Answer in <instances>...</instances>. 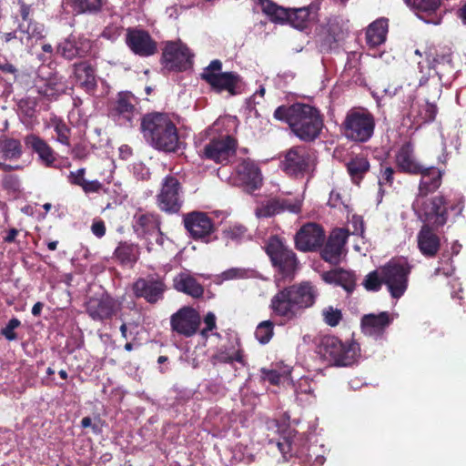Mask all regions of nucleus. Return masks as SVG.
<instances>
[{
	"instance_id": "obj_1",
	"label": "nucleus",
	"mask_w": 466,
	"mask_h": 466,
	"mask_svg": "<svg viewBox=\"0 0 466 466\" xmlns=\"http://www.w3.org/2000/svg\"><path fill=\"white\" fill-rule=\"evenodd\" d=\"M444 68L451 69L450 59L441 57V62L435 59L434 65L428 67L427 76L422 74L420 76L419 86L428 85L429 89L428 97L422 102L414 103V90L408 85L407 101L404 103L410 105L408 109H403V125L407 127L418 129L435 120L438 113L436 100L441 96Z\"/></svg>"
},
{
	"instance_id": "obj_2",
	"label": "nucleus",
	"mask_w": 466,
	"mask_h": 466,
	"mask_svg": "<svg viewBox=\"0 0 466 466\" xmlns=\"http://www.w3.org/2000/svg\"><path fill=\"white\" fill-rule=\"evenodd\" d=\"M319 297V290L311 282L303 281L279 289L271 298L270 309L279 317L288 320L297 318L301 312L311 308Z\"/></svg>"
},
{
	"instance_id": "obj_3",
	"label": "nucleus",
	"mask_w": 466,
	"mask_h": 466,
	"mask_svg": "<svg viewBox=\"0 0 466 466\" xmlns=\"http://www.w3.org/2000/svg\"><path fill=\"white\" fill-rule=\"evenodd\" d=\"M274 116L288 123L294 135L302 141L316 139L323 127L319 110L307 104L296 103L289 106H279Z\"/></svg>"
},
{
	"instance_id": "obj_4",
	"label": "nucleus",
	"mask_w": 466,
	"mask_h": 466,
	"mask_svg": "<svg viewBox=\"0 0 466 466\" xmlns=\"http://www.w3.org/2000/svg\"><path fill=\"white\" fill-rule=\"evenodd\" d=\"M141 131L145 139L158 150L173 152L178 147L177 127L165 114L145 116L141 122Z\"/></svg>"
},
{
	"instance_id": "obj_5",
	"label": "nucleus",
	"mask_w": 466,
	"mask_h": 466,
	"mask_svg": "<svg viewBox=\"0 0 466 466\" xmlns=\"http://www.w3.org/2000/svg\"><path fill=\"white\" fill-rule=\"evenodd\" d=\"M230 117H219L208 128L210 141L205 146L204 155L207 158L217 163H228L234 157L237 147L236 140L222 128L232 123Z\"/></svg>"
},
{
	"instance_id": "obj_6",
	"label": "nucleus",
	"mask_w": 466,
	"mask_h": 466,
	"mask_svg": "<svg viewBox=\"0 0 466 466\" xmlns=\"http://www.w3.org/2000/svg\"><path fill=\"white\" fill-rule=\"evenodd\" d=\"M318 353L334 366L346 367L357 362L360 358V348L356 341L343 343L335 337H324Z\"/></svg>"
},
{
	"instance_id": "obj_7",
	"label": "nucleus",
	"mask_w": 466,
	"mask_h": 466,
	"mask_svg": "<svg viewBox=\"0 0 466 466\" xmlns=\"http://www.w3.org/2000/svg\"><path fill=\"white\" fill-rule=\"evenodd\" d=\"M411 267L404 258L390 259L380 268L381 280L393 299L401 298L408 288Z\"/></svg>"
},
{
	"instance_id": "obj_8",
	"label": "nucleus",
	"mask_w": 466,
	"mask_h": 466,
	"mask_svg": "<svg viewBox=\"0 0 466 466\" xmlns=\"http://www.w3.org/2000/svg\"><path fill=\"white\" fill-rule=\"evenodd\" d=\"M375 119L365 108L350 110L343 121L344 136L352 141L366 142L374 133Z\"/></svg>"
},
{
	"instance_id": "obj_9",
	"label": "nucleus",
	"mask_w": 466,
	"mask_h": 466,
	"mask_svg": "<svg viewBox=\"0 0 466 466\" xmlns=\"http://www.w3.org/2000/svg\"><path fill=\"white\" fill-rule=\"evenodd\" d=\"M412 208L424 225L439 228L447 222L448 214L442 197L417 195Z\"/></svg>"
},
{
	"instance_id": "obj_10",
	"label": "nucleus",
	"mask_w": 466,
	"mask_h": 466,
	"mask_svg": "<svg viewBox=\"0 0 466 466\" xmlns=\"http://www.w3.org/2000/svg\"><path fill=\"white\" fill-rule=\"evenodd\" d=\"M316 166L313 153L303 146L289 148L281 161V167L289 176L303 177L310 175Z\"/></svg>"
},
{
	"instance_id": "obj_11",
	"label": "nucleus",
	"mask_w": 466,
	"mask_h": 466,
	"mask_svg": "<svg viewBox=\"0 0 466 466\" xmlns=\"http://www.w3.org/2000/svg\"><path fill=\"white\" fill-rule=\"evenodd\" d=\"M266 252L272 265L284 277H289L295 271L297 258L295 253L288 248L278 237H271L266 246Z\"/></svg>"
},
{
	"instance_id": "obj_12",
	"label": "nucleus",
	"mask_w": 466,
	"mask_h": 466,
	"mask_svg": "<svg viewBox=\"0 0 466 466\" xmlns=\"http://www.w3.org/2000/svg\"><path fill=\"white\" fill-rule=\"evenodd\" d=\"M222 63L216 59L210 62V64L204 69L201 74L202 79L210 85V86L218 91H228L230 94H234L239 77L238 75L233 72H221Z\"/></svg>"
},
{
	"instance_id": "obj_13",
	"label": "nucleus",
	"mask_w": 466,
	"mask_h": 466,
	"mask_svg": "<svg viewBox=\"0 0 466 466\" xmlns=\"http://www.w3.org/2000/svg\"><path fill=\"white\" fill-rule=\"evenodd\" d=\"M183 203V192L178 180L167 176L163 179L160 192L157 195L159 208L167 213H177Z\"/></svg>"
},
{
	"instance_id": "obj_14",
	"label": "nucleus",
	"mask_w": 466,
	"mask_h": 466,
	"mask_svg": "<svg viewBox=\"0 0 466 466\" xmlns=\"http://www.w3.org/2000/svg\"><path fill=\"white\" fill-rule=\"evenodd\" d=\"M233 185L243 187L251 193L262 185V175L258 167L249 158L242 159L230 177Z\"/></svg>"
},
{
	"instance_id": "obj_15",
	"label": "nucleus",
	"mask_w": 466,
	"mask_h": 466,
	"mask_svg": "<svg viewBox=\"0 0 466 466\" xmlns=\"http://www.w3.org/2000/svg\"><path fill=\"white\" fill-rule=\"evenodd\" d=\"M184 226L190 236L197 240L208 243L212 240V234L215 231L214 223L211 218L203 212L193 211L187 213L183 218Z\"/></svg>"
},
{
	"instance_id": "obj_16",
	"label": "nucleus",
	"mask_w": 466,
	"mask_h": 466,
	"mask_svg": "<svg viewBox=\"0 0 466 466\" xmlns=\"http://www.w3.org/2000/svg\"><path fill=\"white\" fill-rule=\"evenodd\" d=\"M190 50L181 41L169 42L163 51L162 60L169 70H186L192 64Z\"/></svg>"
},
{
	"instance_id": "obj_17",
	"label": "nucleus",
	"mask_w": 466,
	"mask_h": 466,
	"mask_svg": "<svg viewBox=\"0 0 466 466\" xmlns=\"http://www.w3.org/2000/svg\"><path fill=\"white\" fill-rule=\"evenodd\" d=\"M170 324L174 331L186 337H191L198 329L200 316L196 309L184 307L171 316Z\"/></svg>"
},
{
	"instance_id": "obj_18",
	"label": "nucleus",
	"mask_w": 466,
	"mask_h": 466,
	"mask_svg": "<svg viewBox=\"0 0 466 466\" xmlns=\"http://www.w3.org/2000/svg\"><path fill=\"white\" fill-rule=\"evenodd\" d=\"M395 317L396 314L388 311L364 315L361 319L362 332L374 339H382L386 329L392 323Z\"/></svg>"
},
{
	"instance_id": "obj_19",
	"label": "nucleus",
	"mask_w": 466,
	"mask_h": 466,
	"mask_svg": "<svg viewBox=\"0 0 466 466\" xmlns=\"http://www.w3.org/2000/svg\"><path fill=\"white\" fill-rule=\"evenodd\" d=\"M302 200L274 198L262 203L256 208L258 218H269L284 211L298 214L301 210Z\"/></svg>"
},
{
	"instance_id": "obj_20",
	"label": "nucleus",
	"mask_w": 466,
	"mask_h": 466,
	"mask_svg": "<svg viewBox=\"0 0 466 466\" xmlns=\"http://www.w3.org/2000/svg\"><path fill=\"white\" fill-rule=\"evenodd\" d=\"M324 239L323 229L315 223L304 225L295 236L296 247L301 251H311L319 248Z\"/></svg>"
},
{
	"instance_id": "obj_21",
	"label": "nucleus",
	"mask_w": 466,
	"mask_h": 466,
	"mask_svg": "<svg viewBox=\"0 0 466 466\" xmlns=\"http://www.w3.org/2000/svg\"><path fill=\"white\" fill-rule=\"evenodd\" d=\"M165 290L166 285L159 278L139 279L134 284L136 296L144 298L149 303H156L162 299Z\"/></svg>"
},
{
	"instance_id": "obj_22",
	"label": "nucleus",
	"mask_w": 466,
	"mask_h": 466,
	"mask_svg": "<svg viewBox=\"0 0 466 466\" xmlns=\"http://www.w3.org/2000/svg\"><path fill=\"white\" fill-rule=\"evenodd\" d=\"M126 42L128 47L140 56H149L157 51L156 43L144 30L127 29Z\"/></svg>"
},
{
	"instance_id": "obj_23",
	"label": "nucleus",
	"mask_w": 466,
	"mask_h": 466,
	"mask_svg": "<svg viewBox=\"0 0 466 466\" xmlns=\"http://www.w3.org/2000/svg\"><path fill=\"white\" fill-rule=\"evenodd\" d=\"M92 49V42L84 35H70L66 39L61 42L57 47L60 53L66 59L86 56Z\"/></svg>"
},
{
	"instance_id": "obj_24",
	"label": "nucleus",
	"mask_w": 466,
	"mask_h": 466,
	"mask_svg": "<svg viewBox=\"0 0 466 466\" xmlns=\"http://www.w3.org/2000/svg\"><path fill=\"white\" fill-rule=\"evenodd\" d=\"M347 237L348 230L342 228L334 229L321 251L322 258L331 264L336 265L339 263Z\"/></svg>"
},
{
	"instance_id": "obj_25",
	"label": "nucleus",
	"mask_w": 466,
	"mask_h": 466,
	"mask_svg": "<svg viewBox=\"0 0 466 466\" xmlns=\"http://www.w3.org/2000/svg\"><path fill=\"white\" fill-rule=\"evenodd\" d=\"M116 301L107 294L90 298L86 302V311L94 320L110 318L116 311Z\"/></svg>"
},
{
	"instance_id": "obj_26",
	"label": "nucleus",
	"mask_w": 466,
	"mask_h": 466,
	"mask_svg": "<svg viewBox=\"0 0 466 466\" xmlns=\"http://www.w3.org/2000/svg\"><path fill=\"white\" fill-rule=\"evenodd\" d=\"M135 96L129 92L118 94L112 115L120 125L131 124L133 118L137 114L135 108Z\"/></svg>"
},
{
	"instance_id": "obj_27",
	"label": "nucleus",
	"mask_w": 466,
	"mask_h": 466,
	"mask_svg": "<svg viewBox=\"0 0 466 466\" xmlns=\"http://www.w3.org/2000/svg\"><path fill=\"white\" fill-rule=\"evenodd\" d=\"M395 163L398 169L401 172L418 175L421 171V164L418 161L414 147L411 143L403 144L396 152Z\"/></svg>"
},
{
	"instance_id": "obj_28",
	"label": "nucleus",
	"mask_w": 466,
	"mask_h": 466,
	"mask_svg": "<svg viewBox=\"0 0 466 466\" xmlns=\"http://www.w3.org/2000/svg\"><path fill=\"white\" fill-rule=\"evenodd\" d=\"M159 221L157 216L151 213L137 211L132 219V228L136 235L140 238L149 239L152 233L157 232Z\"/></svg>"
},
{
	"instance_id": "obj_29",
	"label": "nucleus",
	"mask_w": 466,
	"mask_h": 466,
	"mask_svg": "<svg viewBox=\"0 0 466 466\" xmlns=\"http://www.w3.org/2000/svg\"><path fill=\"white\" fill-rule=\"evenodd\" d=\"M18 34L19 45L28 52L45 36L43 25L35 22L19 23Z\"/></svg>"
},
{
	"instance_id": "obj_30",
	"label": "nucleus",
	"mask_w": 466,
	"mask_h": 466,
	"mask_svg": "<svg viewBox=\"0 0 466 466\" xmlns=\"http://www.w3.org/2000/svg\"><path fill=\"white\" fill-rule=\"evenodd\" d=\"M432 227L423 225L417 235L418 248L420 253L428 258H433L441 247L440 238L432 231Z\"/></svg>"
},
{
	"instance_id": "obj_31",
	"label": "nucleus",
	"mask_w": 466,
	"mask_h": 466,
	"mask_svg": "<svg viewBox=\"0 0 466 466\" xmlns=\"http://www.w3.org/2000/svg\"><path fill=\"white\" fill-rule=\"evenodd\" d=\"M25 144L38 155L39 159L46 167L54 166L55 152L44 139L35 134H30L25 137Z\"/></svg>"
},
{
	"instance_id": "obj_32",
	"label": "nucleus",
	"mask_w": 466,
	"mask_h": 466,
	"mask_svg": "<svg viewBox=\"0 0 466 466\" xmlns=\"http://www.w3.org/2000/svg\"><path fill=\"white\" fill-rule=\"evenodd\" d=\"M421 176L418 195L428 196L429 193L435 191L441 183V172L434 167H424L421 166Z\"/></svg>"
},
{
	"instance_id": "obj_33",
	"label": "nucleus",
	"mask_w": 466,
	"mask_h": 466,
	"mask_svg": "<svg viewBox=\"0 0 466 466\" xmlns=\"http://www.w3.org/2000/svg\"><path fill=\"white\" fill-rule=\"evenodd\" d=\"M317 10L314 5L290 8L288 23L296 29L304 30L308 28L310 22L315 18Z\"/></svg>"
},
{
	"instance_id": "obj_34",
	"label": "nucleus",
	"mask_w": 466,
	"mask_h": 466,
	"mask_svg": "<svg viewBox=\"0 0 466 466\" xmlns=\"http://www.w3.org/2000/svg\"><path fill=\"white\" fill-rule=\"evenodd\" d=\"M174 287L177 291L193 298H199L204 293L203 287L188 271H183L175 277Z\"/></svg>"
},
{
	"instance_id": "obj_35",
	"label": "nucleus",
	"mask_w": 466,
	"mask_h": 466,
	"mask_svg": "<svg viewBox=\"0 0 466 466\" xmlns=\"http://www.w3.org/2000/svg\"><path fill=\"white\" fill-rule=\"evenodd\" d=\"M37 93L48 100L56 99L57 96L66 92V85L62 77L53 76L46 80L36 83Z\"/></svg>"
},
{
	"instance_id": "obj_36",
	"label": "nucleus",
	"mask_w": 466,
	"mask_h": 466,
	"mask_svg": "<svg viewBox=\"0 0 466 466\" xmlns=\"http://www.w3.org/2000/svg\"><path fill=\"white\" fill-rule=\"evenodd\" d=\"M21 155L22 146L17 139L8 138L0 142V160H16ZM16 167L0 161V168L4 171H10Z\"/></svg>"
},
{
	"instance_id": "obj_37",
	"label": "nucleus",
	"mask_w": 466,
	"mask_h": 466,
	"mask_svg": "<svg viewBox=\"0 0 466 466\" xmlns=\"http://www.w3.org/2000/svg\"><path fill=\"white\" fill-rule=\"evenodd\" d=\"M388 26V20L385 18L372 22L366 30L367 45L371 48L382 45L386 41Z\"/></svg>"
},
{
	"instance_id": "obj_38",
	"label": "nucleus",
	"mask_w": 466,
	"mask_h": 466,
	"mask_svg": "<svg viewBox=\"0 0 466 466\" xmlns=\"http://www.w3.org/2000/svg\"><path fill=\"white\" fill-rule=\"evenodd\" d=\"M75 76L78 84L88 93H93L96 86L94 68L86 62L75 65Z\"/></svg>"
},
{
	"instance_id": "obj_39",
	"label": "nucleus",
	"mask_w": 466,
	"mask_h": 466,
	"mask_svg": "<svg viewBox=\"0 0 466 466\" xmlns=\"http://www.w3.org/2000/svg\"><path fill=\"white\" fill-rule=\"evenodd\" d=\"M322 277L326 282L339 285L348 292L355 288V276L352 272L338 268L324 273Z\"/></svg>"
},
{
	"instance_id": "obj_40",
	"label": "nucleus",
	"mask_w": 466,
	"mask_h": 466,
	"mask_svg": "<svg viewBox=\"0 0 466 466\" xmlns=\"http://www.w3.org/2000/svg\"><path fill=\"white\" fill-rule=\"evenodd\" d=\"M114 254L121 264L132 266L139 258V247L130 242H121Z\"/></svg>"
},
{
	"instance_id": "obj_41",
	"label": "nucleus",
	"mask_w": 466,
	"mask_h": 466,
	"mask_svg": "<svg viewBox=\"0 0 466 466\" xmlns=\"http://www.w3.org/2000/svg\"><path fill=\"white\" fill-rule=\"evenodd\" d=\"M217 362L219 363H233L238 362L245 365V359L241 349L238 344H232L229 347L221 348L214 356Z\"/></svg>"
},
{
	"instance_id": "obj_42",
	"label": "nucleus",
	"mask_w": 466,
	"mask_h": 466,
	"mask_svg": "<svg viewBox=\"0 0 466 466\" xmlns=\"http://www.w3.org/2000/svg\"><path fill=\"white\" fill-rule=\"evenodd\" d=\"M294 391L297 400L303 401H310L315 399L314 396V381L307 377H300L296 382L293 383Z\"/></svg>"
},
{
	"instance_id": "obj_43",
	"label": "nucleus",
	"mask_w": 466,
	"mask_h": 466,
	"mask_svg": "<svg viewBox=\"0 0 466 466\" xmlns=\"http://www.w3.org/2000/svg\"><path fill=\"white\" fill-rule=\"evenodd\" d=\"M262 11L276 23L288 22L290 8H284L270 0H259Z\"/></svg>"
},
{
	"instance_id": "obj_44",
	"label": "nucleus",
	"mask_w": 466,
	"mask_h": 466,
	"mask_svg": "<svg viewBox=\"0 0 466 466\" xmlns=\"http://www.w3.org/2000/svg\"><path fill=\"white\" fill-rule=\"evenodd\" d=\"M106 3V0H72V6L78 14H96Z\"/></svg>"
},
{
	"instance_id": "obj_45",
	"label": "nucleus",
	"mask_w": 466,
	"mask_h": 466,
	"mask_svg": "<svg viewBox=\"0 0 466 466\" xmlns=\"http://www.w3.org/2000/svg\"><path fill=\"white\" fill-rule=\"evenodd\" d=\"M291 370L284 367L281 370L261 369V378L272 385H279L290 376Z\"/></svg>"
},
{
	"instance_id": "obj_46",
	"label": "nucleus",
	"mask_w": 466,
	"mask_h": 466,
	"mask_svg": "<svg viewBox=\"0 0 466 466\" xmlns=\"http://www.w3.org/2000/svg\"><path fill=\"white\" fill-rule=\"evenodd\" d=\"M50 127L54 128V131L56 134V141L68 147L70 145V129L66 124L57 117H53L50 120Z\"/></svg>"
},
{
	"instance_id": "obj_47",
	"label": "nucleus",
	"mask_w": 466,
	"mask_h": 466,
	"mask_svg": "<svg viewBox=\"0 0 466 466\" xmlns=\"http://www.w3.org/2000/svg\"><path fill=\"white\" fill-rule=\"evenodd\" d=\"M369 167V161L364 157H356L348 164V171L355 182L361 178Z\"/></svg>"
},
{
	"instance_id": "obj_48",
	"label": "nucleus",
	"mask_w": 466,
	"mask_h": 466,
	"mask_svg": "<svg viewBox=\"0 0 466 466\" xmlns=\"http://www.w3.org/2000/svg\"><path fill=\"white\" fill-rule=\"evenodd\" d=\"M274 334V324L270 320L260 322L255 330V337L260 344H267Z\"/></svg>"
},
{
	"instance_id": "obj_49",
	"label": "nucleus",
	"mask_w": 466,
	"mask_h": 466,
	"mask_svg": "<svg viewBox=\"0 0 466 466\" xmlns=\"http://www.w3.org/2000/svg\"><path fill=\"white\" fill-rule=\"evenodd\" d=\"M416 12H434L440 6V0H404Z\"/></svg>"
},
{
	"instance_id": "obj_50",
	"label": "nucleus",
	"mask_w": 466,
	"mask_h": 466,
	"mask_svg": "<svg viewBox=\"0 0 466 466\" xmlns=\"http://www.w3.org/2000/svg\"><path fill=\"white\" fill-rule=\"evenodd\" d=\"M322 316L325 323L331 327L337 326L342 318L341 311L332 306L325 308L322 310Z\"/></svg>"
},
{
	"instance_id": "obj_51",
	"label": "nucleus",
	"mask_w": 466,
	"mask_h": 466,
	"mask_svg": "<svg viewBox=\"0 0 466 466\" xmlns=\"http://www.w3.org/2000/svg\"><path fill=\"white\" fill-rule=\"evenodd\" d=\"M381 284L383 282L380 274V268L369 273L363 282L365 289L370 291H378Z\"/></svg>"
},
{
	"instance_id": "obj_52",
	"label": "nucleus",
	"mask_w": 466,
	"mask_h": 466,
	"mask_svg": "<svg viewBox=\"0 0 466 466\" xmlns=\"http://www.w3.org/2000/svg\"><path fill=\"white\" fill-rule=\"evenodd\" d=\"M246 234V228L241 225H232L224 230L225 238L232 241L241 240Z\"/></svg>"
},
{
	"instance_id": "obj_53",
	"label": "nucleus",
	"mask_w": 466,
	"mask_h": 466,
	"mask_svg": "<svg viewBox=\"0 0 466 466\" xmlns=\"http://www.w3.org/2000/svg\"><path fill=\"white\" fill-rule=\"evenodd\" d=\"M5 45H10L11 46H20L18 27L12 32L0 33V46H4Z\"/></svg>"
},
{
	"instance_id": "obj_54",
	"label": "nucleus",
	"mask_w": 466,
	"mask_h": 466,
	"mask_svg": "<svg viewBox=\"0 0 466 466\" xmlns=\"http://www.w3.org/2000/svg\"><path fill=\"white\" fill-rule=\"evenodd\" d=\"M20 326V320L13 318L11 319L6 326L3 328L1 333L7 340H15L16 339V334L15 332V329Z\"/></svg>"
},
{
	"instance_id": "obj_55",
	"label": "nucleus",
	"mask_w": 466,
	"mask_h": 466,
	"mask_svg": "<svg viewBox=\"0 0 466 466\" xmlns=\"http://www.w3.org/2000/svg\"><path fill=\"white\" fill-rule=\"evenodd\" d=\"M247 277H248V271L245 268H229L228 270H225L221 274V278L224 280L245 279Z\"/></svg>"
},
{
	"instance_id": "obj_56",
	"label": "nucleus",
	"mask_w": 466,
	"mask_h": 466,
	"mask_svg": "<svg viewBox=\"0 0 466 466\" xmlns=\"http://www.w3.org/2000/svg\"><path fill=\"white\" fill-rule=\"evenodd\" d=\"M122 32H123L122 25H116V24H112V25H107L104 29V31L102 33V36L110 41H115L121 35Z\"/></svg>"
},
{
	"instance_id": "obj_57",
	"label": "nucleus",
	"mask_w": 466,
	"mask_h": 466,
	"mask_svg": "<svg viewBox=\"0 0 466 466\" xmlns=\"http://www.w3.org/2000/svg\"><path fill=\"white\" fill-rule=\"evenodd\" d=\"M85 174L86 169L84 167H81L76 171H70V173L67 176V180L70 184L79 186L82 187L86 180L85 178Z\"/></svg>"
},
{
	"instance_id": "obj_58",
	"label": "nucleus",
	"mask_w": 466,
	"mask_h": 466,
	"mask_svg": "<svg viewBox=\"0 0 466 466\" xmlns=\"http://www.w3.org/2000/svg\"><path fill=\"white\" fill-rule=\"evenodd\" d=\"M394 169L391 167H381L379 175V185L389 184L391 185L393 182Z\"/></svg>"
},
{
	"instance_id": "obj_59",
	"label": "nucleus",
	"mask_w": 466,
	"mask_h": 466,
	"mask_svg": "<svg viewBox=\"0 0 466 466\" xmlns=\"http://www.w3.org/2000/svg\"><path fill=\"white\" fill-rule=\"evenodd\" d=\"M205 328L201 330L203 337H208V333L216 329V316L213 312H208L204 318Z\"/></svg>"
},
{
	"instance_id": "obj_60",
	"label": "nucleus",
	"mask_w": 466,
	"mask_h": 466,
	"mask_svg": "<svg viewBox=\"0 0 466 466\" xmlns=\"http://www.w3.org/2000/svg\"><path fill=\"white\" fill-rule=\"evenodd\" d=\"M442 266L438 267L435 269L434 274L435 275H444L446 277H450L453 274L455 268L452 264V260L451 258H448L446 261L441 259Z\"/></svg>"
},
{
	"instance_id": "obj_61",
	"label": "nucleus",
	"mask_w": 466,
	"mask_h": 466,
	"mask_svg": "<svg viewBox=\"0 0 466 466\" xmlns=\"http://www.w3.org/2000/svg\"><path fill=\"white\" fill-rule=\"evenodd\" d=\"M86 194L97 193L102 188V184L98 180H86L81 187Z\"/></svg>"
},
{
	"instance_id": "obj_62",
	"label": "nucleus",
	"mask_w": 466,
	"mask_h": 466,
	"mask_svg": "<svg viewBox=\"0 0 466 466\" xmlns=\"http://www.w3.org/2000/svg\"><path fill=\"white\" fill-rule=\"evenodd\" d=\"M350 224L353 227L352 234L360 236L361 238H363L362 235L364 233V223L362 218L359 216H353Z\"/></svg>"
},
{
	"instance_id": "obj_63",
	"label": "nucleus",
	"mask_w": 466,
	"mask_h": 466,
	"mask_svg": "<svg viewBox=\"0 0 466 466\" xmlns=\"http://www.w3.org/2000/svg\"><path fill=\"white\" fill-rule=\"evenodd\" d=\"M151 238H154L156 243H157L158 245L163 246L165 238L162 232L160 231V227L157 228V233H152V235L149 236V239H146L147 241V249L148 252L152 250L153 243L151 241Z\"/></svg>"
},
{
	"instance_id": "obj_64",
	"label": "nucleus",
	"mask_w": 466,
	"mask_h": 466,
	"mask_svg": "<svg viewBox=\"0 0 466 466\" xmlns=\"http://www.w3.org/2000/svg\"><path fill=\"white\" fill-rule=\"evenodd\" d=\"M19 4H20V15L22 17V21L20 23L33 22L30 19L31 6L30 5H26L22 1H19Z\"/></svg>"
}]
</instances>
